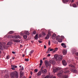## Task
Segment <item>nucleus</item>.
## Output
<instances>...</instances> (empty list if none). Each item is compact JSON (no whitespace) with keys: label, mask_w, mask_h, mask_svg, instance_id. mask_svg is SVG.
Segmentation results:
<instances>
[{"label":"nucleus","mask_w":78,"mask_h":78,"mask_svg":"<svg viewBox=\"0 0 78 78\" xmlns=\"http://www.w3.org/2000/svg\"><path fill=\"white\" fill-rule=\"evenodd\" d=\"M11 78H18L19 77V73L16 71L10 73Z\"/></svg>","instance_id":"obj_1"},{"label":"nucleus","mask_w":78,"mask_h":78,"mask_svg":"<svg viewBox=\"0 0 78 78\" xmlns=\"http://www.w3.org/2000/svg\"><path fill=\"white\" fill-rule=\"evenodd\" d=\"M62 73H63V71H60L57 74V76L60 78L62 77V78H68V76L64 75V74H63Z\"/></svg>","instance_id":"obj_2"},{"label":"nucleus","mask_w":78,"mask_h":78,"mask_svg":"<svg viewBox=\"0 0 78 78\" xmlns=\"http://www.w3.org/2000/svg\"><path fill=\"white\" fill-rule=\"evenodd\" d=\"M3 45V47L5 49H7L8 48V47L6 46V43L4 42H0V50H2L3 49V48L2 47Z\"/></svg>","instance_id":"obj_3"},{"label":"nucleus","mask_w":78,"mask_h":78,"mask_svg":"<svg viewBox=\"0 0 78 78\" xmlns=\"http://www.w3.org/2000/svg\"><path fill=\"white\" fill-rule=\"evenodd\" d=\"M61 70V68L57 67L55 69H54L53 72L54 73H55V72H58V70Z\"/></svg>","instance_id":"obj_4"},{"label":"nucleus","mask_w":78,"mask_h":78,"mask_svg":"<svg viewBox=\"0 0 78 78\" xmlns=\"http://www.w3.org/2000/svg\"><path fill=\"white\" fill-rule=\"evenodd\" d=\"M68 69H69L68 68H66L64 69V73H69V72H70V71H69V70H68Z\"/></svg>","instance_id":"obj_5"},{"label":"nucleus","mask_w":78,"mask_h":78,"mask_svg":"<svg viewBox=\"0 0 78 78\" xmlns=\"http://www.w3.org/2000/svg\"><path fill=\"white\" fill-rule=\"evenodd\" d=\"M49 62L50 63H51V64H53V65H55V60H51L49 61Z\"/></svg>","instance_id":"obj_6"},{"label":"nucleus","mask_w":78,"mask_h":78,"mask_svg":"<svg viewBox=\"0 0 78 78\" xmlns=\"http://www.w3.org/2000/svg\"><path fill=\"white\" fill-rule=\"evenodd\" d=\"M70 70L73 73H77V70L76 69H70Z\"/></svg>","instance_id":"obj_7"},{"label":"nucleus","mask_w":78,"mask_h":78,"mask_svg":"<svg viewBox=\"0 0 78 78\" xmlns=\"http://www.w3.org/2000/svg\"><path fill=\"white\" fill-rule=\"evenodd\" d=\"M67 50H64L63 51V53L64 55H65L67 54Z\"/></svg>","instance_id":"obj_8"},{"label":"nucleus","mask_w":78,"mask_h":78,"mask_svg":"<svg viewBox=\"0 0 78 78\" xmlns=\"http://www.w3.org/2000/svg\"><path fill=\"white\" fill-rule=\"evenodd\" d=\"M42 74V72L41 71H39L37 73V76H39L41 75V74Z\"/></svg>","instance_id":"obj_9"},{"label":"nucleus","mask_w":78,"mask_h":78,"mask_svg":"<svg viewBox=\"0 0 78 78\" xmlns=\"http://www.w3.org/2000/svg\"><path fill=\"white\" fill-rule=\"evenodd\" d=\"M63 64L64 66H67V63L66 62V61L65 60H63L62 61Z\"/></svg>","instance_id":"obj_10"},{"label":"nucleus","mask_w":78,"mask_h":78,"mask_svg":"<svg viewBox=\"0 0 78 78\" xmlns=\"http://www.w3.org/2000/svg\"><path fill=\"white\" fill-rule=\"evenodd\" d=\"M62 59V56L61 55H59L58 56V60L59 61H61Z\"/></svg>","instance_id":"obj_11"},{"label":"nucleus","mask_w":78,"mask_h":78,"mask_svg":"<svg viewBox=\"0 0 78 78\" xmlns=\"http://www.w3.org/2000/svg\"><path fill=\"white\" fill-rule=\"evenodd\" d=\"M14 37L15 39H20L21 38V37L19 35H16L14 36Z\"/></svg>","instance_id":"obj_12"},{"label":"nucleus","mask_w":78,"mask_h":78,"mask_svg":"<svg viewBox=\"0 0 78 78\" xmlns=\"http://www.w3.org/2000/svg\"><path fill=\"white\" fill-rule=\"evenodd\" d=\"M45 64L46 66L48 67V62L47 61V60H46L45 61Z\"/></svg>","instance_id":"obj_13"},{"label":"nucleus","mask_w":78,"mask_h":78,"mask_svg":"<svg viewBox=\"0 0 78 78\" xmlns=\"http://www.w3.org/2000/svg\"><path fill=\"white\" fill-rule=\"evenodd\" d=\"M24 34L26 35H29L30 34V33L28 31H25L24 32Z\"/></svg>","instance_id":"obj_14"},{"label":"nucleus","mask_w":78,"mask_h":78,"mask_svg":"<svg viewBox=\"0 0 78 78\" xmlns=\"http://www.w3.org/2000/svg\"><path fill=\"white\" fill-rule=\"evenodd\" d=\"M76 51V50L75 49H73L72 50V52L73 54H74L75 53V52Z\"/></svg>","instance_id":"obj_15"},{"label":"nucleus","mask_w":78,"mask_h":78,"mask_svg":"<svg viewBox=\"0 0 78 78\" xmlns=\"http://www.w3.org/2000/svg\"><path fill=\"white\" fill-rule=\"evenodd\" d=\"M61 45L64 48H66V44H65L63 43H62L61 44Z\"/></svg>","instance_id":"obj_16"},{"label":"nucleus","mask_w":78,"mask_h":78,"mask_svg":"<svg viewBox=\"0 0 78 78\" xmlns=\"http://www.w3.org/2000/svg\"><path fill=\"white\" fill-rule=\"evenodd\" d=\"M52 38L53 39H55L56 38V34H54L52 37Z\"/></svg>","instance_id":"obj_17"},{"label":"nucleus","mask_w":78,"mask_h":78,"mask_svg":"<svg viewBox=\"0 0 78 78\" xmlns=\"http://www.w3.org/2000/svg\"><path fill=\"white\" fill-rule=\"evenodd\" d=\"M20 77H22L23 76V73L22 71H20Z\"/></svg>","instance_id":"obj_18"},{"label":"nucleus","mask_w":78,"mask_h":78,"mask_svg":"<svg viewBox=\"0 0 78 78\" xmlns=\"http://www.w3.org/2000/svg\"><path fill=\"white\" fill-rule=\"evenodd\" d=\"M42 73H47V70L44 69L42 71Z\"/></svg>","instance_id":"obj_19"},{"label":"nucleus","mask_w":78,"mask_h":78,"mask_svg":"<svg viewBox=\"0 0 78 78\" xmlns=\"http://www.w3.org/2000/svg\"><path fill=\"white\" fill-rule=\"evenodd\" d=\"M51 32L50 31V30H48V34L49 36H50L51 35Z\"/></svg>","instance_id":"obj_20"},{"label":"nucleus","mask_w":78,"mask_h":78,"mask_svg":"<svg viewBox=\"0 0 78 78\" xmlns=\"http://www.w3.org/2000/svg\"><path fill=\"white\" fill-rule=\"evenodd\" d=\"M14 41L15 42H20V41L17 39L14 40Z\"/></svg>","instance_id":"obj_21"},{"label":"nucleus","mask_w":78,"mask_h":78,"mask_svg":"<svg viewBox=\"0 0 78 78\" xmlns=\"http://www.w3.org/2000/svg\"><path fill=\"white\" fill-rule=\"evenodd\" d=\"M58 48H55L54 49V50L53 51V53H55L56 51H58Z\"/></svg>","instance_id":"obj_22"},{"label":"nucleus","mask_w":78,"mask_h":78,"mask_svg":"<svg viewBox=\"0 0 78 78\" xmlns=\"http://www.w3.org/2000/svg\"><path fill=\"white\" fill-rule=\"evenodd\" d=\"M34 38L35 39H38V34H37L34 37Z\"/></svg>","instance_id":"obj_23"},{"label":"nucleus","mask_w":78,"mask_h":78,"mask_svg":"<svg viewBox=\"0 0 78 78\" xmlns=\"http://www.w3.org/2000/svg\"><path fill=\"white\" fill-rule=\"evenodd\" d=\"M73 7L74 8H77V7H78L77 5H76L75 4H73Z\"/></svg>","instance_id":"obj_24"},{"label":"nucleus","mask_w":78,"mask_h":78,"mask_svg":"<svg viewBox=\"0 0 78 78\" xmlns=\"http://www.w3.org/2000/svg\"><path fill=\"white\" fill-rule=\"evenodd\" d=\"M24 34V32L23 31H22L20 33V35H21V36H23V35Z\"/></svg>","instance_id":"obj_25"},{"label":"nucleus","mask_w":78,"mask_h":78,"mask_svg":"<svg viewBox=\"0 0 78 78\" xmlns=\"http://www.w3.org/2000/svg\"><path fill=\"white\" fill-rule=\"evenodd\" d=\"M47 36H46L45 37V39H49V36L48 34H47Z\"/></svg>","instance_id":"obj_26"},{"label":"nucleus","mask_w":78,"mask_h":78,"mask_svg":"<svg viewBox=\"0 0 78 78\" xmlns=\"http://www.w3.org/2000/svg\"><path fill=\"white\" fill-rule=\"evenodd\" d=\"M12 44V42H8V43L7 44V45H10Z\"/></svg>","instance_id":"obj_27"},{"label":"nucleus","mask_w":78,"mask_h":78,"mask_svg":"<svg viewBox=\"0 0 78 78\" xmlns=\"http://www.w3.org/2000/svg\"><path fill=\"white\" fill-rule=\"evenodd\" d=\"M54 57L55 58V59H57L58 58V55H54Z\"/></svg>","instance_id":"obj_28"},{"label":"nucleus","mask_w":78,"mask_h":78,"mask_svg":"<svg viewBox=\"0 0 78 78\" xmlns=\"http://www.w3.org/2000/svg\"><path fill=\"white\" fill-rule=\"evenodd\" d=\"M5 78H9V76H8V74L5 75Z\"/></svg>","instance_id":"obj_29"},{"label":"nucleus","mask_w":78,"mask_h":78,"mask_svg":"<svg viewBox=\"0 0 78 78\" xmlns=\"http://www.w3.org/2000/svg\"><path fill=\"white\" fill-rule=\"evenodd\" d=\"M69 67H72V68H74V69L75 68V66L72 65H69Z\"/></svg>","instance_id":"obj_30"},{"label":"nucleus","mask_w":78,"mask_h":78,"mask_svg":"<svg viewBox=\"0 0 78 78\" xmlns=\"http://www.w3.org/2000/svg\"><path fill=\"white\" fill-rule=\"evenodd\" d=\"M58 40V42H59L61 43V42H62V40L61 39H59Z\"/></svg>","instance_id":"obj_31"},{"label":"nucleus","mask_w":78,"mask_h":78,"mask_svg":"<svg viewBox=\"0 0 78 78\" xmlns=\"http://www.w3.org/2000/svg\"><path fill=\"white\" fill-rule=\"evenodd\" d=\"M40 66H42V63H43V61H42V60H40Z\"/></svg>","instance_id":"obj_32"},{"label":"nucleus","mask_w":78,"mask_h":78,"mask_svg":"<svg viewBox=\"0 0 78 78\" xmlns=\"http://www.w3.org/2000/svg\"><path fill=\"white\" fill-rule=\"evenodd\" d=\"M11 67H14V68H17V66L15 65H11Z\"/></svg>","instance_id":"obj_33"},{"label":"nucleus","mask_w":78,"mask_h":78,"mask_svg":"<svg viewBox=\"0 0 78 78\" xmlns=\"http://www.w3.org/2000/svg\"><path fill=\"white\" fill-rule=\"evenodd\" d=\"M53 42H54V44H58V41H56V40H54L53 41Z\"/></svg>","instance_id":"obj_34"},{"label":"nucleus","mask_w":78,"mask_h":78,"mask_svg":"<svg viewBox=\"0 0 78 78\" xmlns=\"http://www.w3.org/2000/svg\"><path fill=\"white\" fill-rule=\"evenodd\" d=\"M33 52H34V50H32L30 51V54H29V55H30L31 56V54H32V53H33Z\"/></svg>","instance_id":"obj_35"},{"label":"nucleus","mask_w":78,"mask_h":78,"mask_svg":"<svg viewBox=\"0 0 78 78\" xmlns=\"http://www.w3.org/2000/svg\"><path fill=\"white\" fill-rule=\"evenodd\" d=\"M60 38V37L59 36H57V37H56L57 40H59Z\"/></svg>","instance_id":"obj_36"},{"label":"nucleus","mask_w":78,"mask_h":78,"mask_svg":"<svg viewBox=\"0 0 78 78\" xmlns=\"http://www.w3.org/2000/svg\"><path fill=\"white\" fill-rule=\"evenodd\" d=\"M14 33V32L13 31H10L9 32V34H12Z\"/></svg>","instance_id":"obj_37"},{"label":"nucleus","mask_w":78,"mask_h":78,"mask_svg":"<svg viewBox=\"0 0 78 78\" xmlns=\"http://www.w3.org/2000/svg\"><path fill=\"white\" fill-rule=\"evenodd\" d=\"M24 39H27V35H25L23 36Z\"/></svg>","instance_id":"obj_38"},{"label":"nucleus","mask_w":78,"mask_h":78,"mask_svg":"<svg viewBox=\"0 0 78 78\" xmlns=\"http://www.w3.org/2000/svg\"><path fill=\"white\" fill-rule=\"evenodd\" d=\"M24 68H23V67H22V68H21L20 69V70H23Z\"/></svg>","instance_id":"obj_39"},{"label":"nucleus","mask_w":78,"mask_h":78,"mask_svg":"<svg viewBox=\"0 0 78 78\" xmlns=\"http://www.w3.org/2000/svg\"><path fill=\"white\" fill-rule=\"evenodd\" d=\"M6 59H9V57L8 55L7 56Z\"/></svg>","instance_id":"obj_40"},{"label":"nucleus","mask_w":78,"mask_h":78,"mask_svg":"<svg viewBox=\"0 0 78 78\" xmlns=\"http://www.w3.org/2000/svg\"><path fill=\"white\" fill-rule=\"evenodd\" d=\"M53 51V50H54V49H48V51Z\"/></svg>","instance_id":"obj_41"},{"label":"nucleus","mask_w":78,"mask_h":78,"mask_svg":"<svg viewBox=\"0 0 78 78\" xmlns=\"http://www.w3.org/2000/svg\"><path fill=\"white\" fill-rule=\"evenodd\" d=\"M25 61L28 62V61H29V59H28V58H26V59L25 58Z\"/></svg>","instance_id":"obj_42"},{"label":"nucleus","mask_w":78,"mask_h":78,"mask_svg":"<svg viewBox=\"0 0 78 78\" xmlns=\"http://www.w3.org/2000/svg\"><path fill=\"white\" fill-rule=\"evenodd\" d=\"M33 34H36V31H33Z\"/></svg>","instance_id":"obj_43"},{"label":"nucleus","mask_w":78,"mask_h":78,"mask_svg":"<svg viewBox=\"0 0 78 78\" xmlns=\"http://www.w3.org/2000/svg\"><path fill=\"white\" fill-rule=\"evenodd\" d=\"M12 70H16V69H15V68H14V67H12Z\"/></svg>","instance_id":"obj_44"},{"label":"nucleus","mask_w":78,"mask_h":78,"mask_svg":"<svg viewBox=\"0 0 78 78\" xmlns=\"http://www.w3.org/2000/svg\"><path fill=\"white\" fill-rule=\"evenodd\" d=\"M42 34H43V36H45V33L44 32H42Z\"/></svg>","instance_id":"obj_45"},{"label":"nucleus","mask_w":78,"mask_h":78,"mask_svg":"<svg viewBox=\"0 0 78 78\" xmlns=\"http://www.w3.org/2000/svg\"><path fill=\"white\" fill-rule=\"evenodd\" d=\"M62 1L64 3H66V1L65 0H62Z\"/></svg>","instance_id":"obj_46"},{"label":"nucleus","mask_w":78,"mask_h":78,"mask_svg":"<svg viewBox=\"0 0 78 78\" xmlns=\"http://www.w3.org/2000/svg\"><path fill=\"white\" fill-rule=\"evenodd\" d=\"M48 44L49 45H50V41H48Z\"/></svg>","instance_id":"obj_47"},{"label":"nucleus","mask_w":78,"mask_h":78,"mask_svg":"<svg viewBox=\"0 0 78 78\" xmlns=\"http://www.w3.org/2000/svg\"><path fill=\"white\" fill-rule=\"evenodd\" d=\"M38 42H39L40 44H41L42 42V41H39Z\"/></svg>","instance_id":"obj_48"},{"label":"nucleus","mask_w":78,"mask_h":78,"mask_svg":"<svg viewBox=\"0 0 78 78\" xmlns=\"http://www.w3.org/2000/svg\"><path fill=\"white\" fill-rule=\"evenodd\" d=\"M47 56L48 57H49V56H50V54H49L48 55H47Z\"/></svg>","instance_id":"obj_49"},{"label":"nucleus","mask_w":78,"mask_h":78,"mask_svg":"<svg viewBox=\"0 0 78 78\" xmlns=\"http://www.w3.org/2000/svg\"><path fill=\"white\" fill-rule=\"evenodd\" d=\"M37 71H38V70L37 69H35V72H37Z\"/></svg>","instance_id":"obj_50"},{"label":"nucleus","mask_w":78,"mask_h":78,"mask_svg":"<svg viewBox=\"0 0 78 78\" xmlns=\"http://www.w3.org/2000/svg\"><path fill=\"white\" fill-rule=\"evenodd\" d=\"M75 55H76V56H78V52H76L75 53Z\"/></svg>","instance_id":"obj_51"},{"label":"nucleus","mask_w":78,"mask_h":78,"mask_svg":"<svg viewBox=\"0 0 78 78\" xmlns=\"http://www.w3.org/2000/svg\"><path fill=\"white\" fill-rule=\"evenodd\" d=\"M74 0H72L71 1V3H73V2H74Z\"/></svg>","instance_id":"obj_52"},{"label":"nucleus","mask_w":78,"mask_h":78,"mask_svg":"<svg viewBox=\"0 0 78 78\" xmlns=\"http://www.w3.org/2000/svg\"><path fill=\"white\" fill-rule=\"evenodd\" d=\"M12 53H13V54H16V52H15L14 51H12Z\"/></svg>","instance_id":"obj_53"},{"label":"nucleus","mask_w":78,"mask_h":78,"mask_svg":"<svg viewBox=\"0 0 78 78\" xmlns=\"http://www.w3.org/2000/svg\"><path fill=\"white\" fill-rule=\"evenodd\" d=\"M48 66H49L50 67V66H51V64H48Z\"/></svg>","instance_id":"obj_54"},{"label":"nucleus","mask_w":78,"mask_h":78,"mask_svg":"<svg viewBox=\"0 0 78 78\" xmlns=\"http://www.w3.org/2000/svg\"><path fill=\"white\" fill-rule=\"evenodd\" d=\"M62 37V39H64V37L63 36H61Z\"/></svg>","instance_id":"obj_55"},{"label":"nucleus","mask_w":78,"mask_h":78,"mask_svg":"<svg viewBox=\"0 0 78 78\" xmlns=\"http://www.w3.org/2000/svg\"><path fill=\"white\" fill-rule=\"evenodd\" d=\"M44 48H46V46L45 45H44Z\"/></svg>","instance_id":"obj_56"},{"label":"nucleus","mask_w":78,"mask_h":78,"mask_svg":"<svg viewBox=\"0 0 78 78\" xmlns=\"http://www.w3.org/2000/svg\"><path fill=\"white\" fill-rule=\"evenodd\" d=\"M24 56H25V55L23 54V55H22L23 57H24Z\"/></svg>","instance_id":"obj_57"},{"label":"nucleus","mask_w":78,"mask_h":78,"mask_svg":"<svg viewBox=\"0 0 78 78\" xmlns=\"http://www.w3.org/2000/svg\"><path fill=\"white\" fill-rule=\"evenodd\" d=\"M30 74H31V75H32L33 74V73H32V72H31Z\"/></svg>","instance_id":"obj_58"},{"label":"nucleus","mask_w":78,"mask_h":78,"mask_svg":"<svg viewBox=\"0 0 78 78\" xmlns=\"http://www.w3.org/2000/svg\"><path fill=\"white\" fill-rule=\"evenodd\" d=\"M43 60H45V58H43Z\"/></svg>","instance_id":"obj_59"},{"label":"nucleus","mask_w":78,"mask_h":78,"mask_svg":"<svg viewBox=\"0 0 78 78\" xmlns=\"http://www.w3.org/2000/svg\"><path fill=\"white\" fill-rule=\"evenodd\" d=\"M23 46L22 45H20V47H23Z\"/></svg>","instance_id":"obj_60"},{"label":"nucleus","mask_w":78,"mask_h":78,"mask_svg":"<svg viewBox=\"0 0 78 78\" xmlns=\"http://www.w3.org/2000/svg\"><path fill=\"white\" fill-rule=\"evenodd\" d=\"M23 78H26V77H25V76H24Z\"/></svg>","instance_id":"obj_61"},{"label":"nucleus","mask_w":78,"mask_h":78,"mask_svg":"<svg viewBox=\"0 0 78 78\" xmlns=\"http://www.w3.org/2000/svg\"><path fill=\"white\" fill-rule=\"evenodd\" d=\"M66 2H68L69 0H66Z\"/></svg>","instance_id":"obj_62"},{"label":"nucleus","mask_w":78,"mask_h":78,"mask_svg":"<svg viewBox=\"0 0 78 78\" xmlns=\"http://www.w3.org/2000/svg\"><path fill=\"white\" fill-rule=\"evenodd\" d=\"M77 5H78V2H77Z\"/></svg>","instance_id":"obj_63"},{"label":"nucleus","mask_w":78,"mask_h":78,"mask_svg":"<svg viewBox=\"0 0 78 78\" xmlns=\"http://www.w3.org/2000/svg\"><path fill=\"white\" fill-rule=\"evenodd\" d=\"M53 78H56V76H54Z\"/></svg>","instance_id":"obj_64"}]
</instances>
